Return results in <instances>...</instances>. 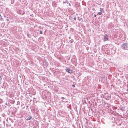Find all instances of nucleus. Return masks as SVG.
Segmentation results:
<instances>
[{
    "label": "nucleus",
    "instance_id": "1",
    "mask_svg": "<svg viewBox=\"0 0 128 128\" xmlns=\"http://www.w3.org/2000/svg\"><path fill=\"white\" fill-rule=\"evenodd\" d=\"M104 97L106 100H108L111 97V95L110 94H108L107 93L104 94Z\"/></svg>",
    "mask_w": 128,
    "mask_h": 128
},
{
    "label": "nucleus",
    "instance_id": "2",
    "mask_svg": "<svg viewBox=\"0 0 128 128\" xmlns=\"http://www.w3.org/2000/svg\"><path fill=\"white\" fill-rule=\"evenodd\" d=\"M123 48L125 50H128V43H126L123 44L122 45Z\"/></svg>",
    "mask_w": 128,
    "mask_h": 128
},
{
    "label": "nucleus",
    "instance_id": "3",
    "mask_svg": "<svg viewBox=\"0 0 128 128\" xmlns=\"http://www.w3.org/2000/svg\"><path fill=\"white\" fill-rule=\"evenodd\" d=\"M108 40V36L107 34H106L104 36V38L103 40L105 42Z\"/></svg>",
    "mask_w": 128,
    "mask_h": 128
},
{
    "label": "nucleus",
    "instance_id": "4",
    "mask_svg": "<svg viewBox=\"0 0 128 128\" xmlns=\"http://www.w3.org/2000/svg\"><path fill=\"white\" fill-rule=\"evenodd\" d=\"M66 71L69 73L71 74L72 73V70L68 68H67L66 69Z\"/></svg>",
    "mask_w": 128,
    "mask_h": 128
},
{
    "label": "nucleus",
    "instance_id": "5",
    "mask_svg": "<svg viewBox=\"0 0 128 128\" xmlns=\"http://www.w3.org/2000/svg\"><path fill=\"white\" fill-rule=\"evenodd\" d=\"M32 118V116H29L28 118L26 119V120H30V119H31Z\"/></svg>",
    "mask_w": 128,
    "mask_h": 128
},
{
    "label": "nucleus",
    "instance_id": "6",
    "mask_svg": "<svg viewBox=\"0 0 128 128\" xmlns=\"http://www.w3.org/2000/svg\"><path fill=\"white\" fill-rule=\"evenodd\" d=\"M102 14V12H98V13L97 15H101Z\"/></svg>",
    "mask_w": 128,
    "mask_h": 128
},
{
    "label": "nucleus",
    "instance_id": "7",
    "mask_svg": "<svg viewBox=\"0 0 128 128\" xmlns=\"http://www.w3.org/2000/svg\"><path fill=\"white\" fill-rule=\"evenodd\" d=\"M74 42V40L72 39H71V40L70 41V42L71 43H72Z\"/></svg>",
    "mask_w": 128,
    "mask_h": 128
},
{
    "label": "nucleus",
    "instance_id": "8",
    "mask_svg": "<svg viewBox=\"0 0 128 128\" xmlns=\"http://www.w3.org/2000/svg\"><path fill=\"white\" fill-rule=\"evenodd\" d=\"M27 35H28V37L29 38H30L31 36L29 34H27Z\"/></svg>",
    "mask_w": 128,
    "mask_h": 128
},
{
    "label": "nucleus",
    "instance_id": "9",
    "mask_svg": "<svg viewBox=\"0 0 128 128\" xmlns=\"http://www.w3.org/2000/svg\"><path fill=\"white\" fill-rule=\"evenodd\" d=\"M40 34H42V32L41 30H40Z\"/></svg>",
    "mask_w": 128,
    "mask_h": 128
},
{
    "label": "nucleus",
    "instance_id": "10",
    "mask_svg": "<svg viewBox=\"0 0 128 128\" xmlns=\"http://www.w3.org/2000/svg\"><path fill=\"white\" fill-rule=\"evenodd\" d=\"M66 26V27H65V28H66V30H68V26Z\"/></svg>",
    "mask_w": 128,
    "mask_h": 128
},
{
    "label": "nucleus",
    "instance_id": "11",
    "mask_svg": "<svg viewBox=\"0 0 128 128\" xmlns=\"http://www.w3.org/2000/svg\"><path fill=\"white\" fill-rule=\"evenodd\" d=\"M2 18V17L1 16V15L0 14V20H1V19Z\"/></svg>",
    "mask_w": 128,
    "mask_h": 128
},
{
    "label": "nucleus",
    "instance_id": "12",
    "mask_svg": "<svg viewBox=\"0 0 128 128\" xmlns=\"http://www.w3.org/2000/svg\"><path fill=\"white\" fill-rule=\"evenodd\" d=\"M100 12H102V10H103V9L102 8H100Z\"/></svg>",
    "mask_w": 128,
    "mask_h": 128
},
{
    "label": "nucleus",
    "instance_id": "13",
    "mask_svg": "<svg viewBox=\"0 0 128 128\" xmlns=\"http://www.w3.org/2000/svg\"><path fill=\"white\" fill-rule=\"evenodd\" d=\"M53 4L54 5V6H55L56 5V3H55V2H54L53 3Z\"/></svg>",
    "mask_w": 128,
    "mask_h": 128
},
{
    "label": "nucleus",
    "instance_id": "14",
    "mask_svg": "<svg viewBox=\"0 0 128 128\" xmlns=\"http://www.w3.org/2000/svg\"><path fill=\"white\" fill-rule=\"evenodd\" d=\"M75 20H76V17H74L73 18Z\"/></svg>",
    "mask_w": 128,
    "mask_h": 128
},
{
    "label": "nucleus",
    "instance_id": "15",
    "mask_svg": "<svg viewBox=\"0 0 128 128\" xmlns=\"http://www.w3.org/2000/svg\"><path fill=\"white\" fill-rule=\"evenodd\" d=\"M8 18V17H7V18L6 19L8 21L9 20Z\"/></svg>",
    "mask_w": 128,
    "mask_h": 128
},
{
    "label": "nucleus",
    "instance_id": "16",
    "mask_svg": "<svg viewBox=\"0 0 128 128\" xmlns=\"http://www.w3.org/2000/svg\"><path fill=\"white\" fill-rule=\"evenodd\" d=\"M62 99H65V98H64V97H62Z\"/></svg>",
    "mask_w": 128,
    "mask_h": 128
},
{
    "label": "nucleus",
    "instance_id": "17",
    "mask_svg": "<svg viewBox=\"0 0 128 128\" xmlns=\"http://www.w3.org/2000/svg\"><path fill=\"white\" fill-rule=\"evenodd\" d=\"M66 1H65V2L63 1V3H66Z\"/></svg>",
    "mask_w": 128,
    "mask_h": 128
},
{
    "label": "nucleus",
    "instance_id": "18",
    "mask_svg": "<svg viewBox=\"0 0 128 128\" xmlns=\"http://www.w3.org/2000/svg\"><path fill=\"white\" fill-rule=\"evenodd\" d=\"M72 86H73V87H75V86L74 85V84H73V85H72Z\"/></svg>",
    "mask_w": 128,
    "mask_h": 128
},
{
    "label": "nucleus",
    "instance_id": "19",
    "mask_svg": "<svg viewBox=\"0 0 128 128\" xmlns=\"http://www.w3.org/2000/svg\"><path fill=\"white\" fill-rule=\"evenodd\" d=\"M96 15L94 14V17H96Z\"/></svg>",
    "mask_w": 128,
    "mask_h": 128
},
{
    "label": "nucleus",
    "instance_id": "20",
    "mask_svg": "<svg viewBox=\"0 0 128 128\" xmlns=\"http://www.w3.org/2000/svg\"><path fill=\"white\" fill-rule=\"evenodd\" d=\"M70 57H69L68 58V60H69L70 59Z\"/></svg>",
    "mask_w": 128,
    "mask_h": 128
},
{
    "label": "nucleus",
    "instance_id": "21",
    "mask_svg": "<svg viewBox=\"0 0 128 128\" xmlns=\"http://www.w3.org/2000/svg\"><path fill=\"white\" fill-rule=\"evenodd\" d=\"M2 79V78H0V80L1 81Z\"/></svg>",
    "mask_w": 128,
    "mask_h": 128
},
{
    "label": "nucleus",
    "instance_id": "22",
    "mask_svg": "<svg viewBox=\"0 0 128 128\" xmlns=\"http://www.w3.org/2000/svg\"><path fill=\"white\" fill-rule=\"evenodd\" d=\"M1 20H3V19L2 18L1 19Z\"/></svg>",
    "mask_w": 128,
    "mask_h": 128
},
{
    "label": "nucleus",
    "instance_id": "23",
    "mask_svg": "<svg viewBox=\"0 0 128 128\" xmlns=\"http://www.w3.org/2000/svg\"><path fill=\"white\" fill-rule=\"evenodd\" d=\"M68 1L67 2H66V3H67L68 4Z\"/></svg>",
    "mask_w": 128,
    "mask_h": 128
},
{
    "label": "nucleus",
    "instance_id": "24",
    "mask_svg": "<svg viewBox=\"0 0 128 128\" xmlns=\"http://www.w3.org/2000/svg\"><path fill=\"white\" fill-rule=\"evenodd\" d=\"M62 101L63 102H64V101H63L62 100Z\"/></svg>",
    "mask_w": 128,
    "mask_h": 128
},
{
    "label": "nucleus",
    "instance_id": "25",
    "mask_svg": "<svg viewBox=\"0 0 128 128\" xmlns=\"http://www.w3.org/2000/svg\"><path fill=\"white\" fill-rule=\"evenodd\" d=\"M0 78H1V76H0Z\"/></svg>",
    "mask_w": 128,
    "mask_h": 128
}]
</instances>
